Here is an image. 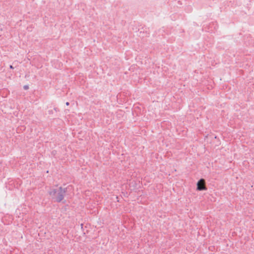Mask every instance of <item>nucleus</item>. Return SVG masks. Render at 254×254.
<instances>
[{
  "instance_id": "obj_2",
  "label": "nucleus",
  "mask_w": 254,
  "mask_h": 254,
  "mask_svg": "<svg viewBox=\"0 0 254 254\" xmlns=\"http://www.w3.org/2000/svg\"><path fill=\"white\" fill-rule=\"evenodd\" d=\"M196 190L199 191L206 190L207 188L205 186V181L204 179H200L197 183Z\"/></svg>"
},
{
  "instance_id": "obj_6",
  "label": "nucleus",
  "mask_w": 254,
  "mask_h": 254,
  "mask_svg": "<svg viewBox=\"0 0 254 254\" xmlns=\"http://www.w3.org/2000/svg\"><path fill=\"white\" fill-rule=\"evenodd\" d=\"M69 102H67L66 103V105L67 106L69 105Z\"/></svg>"
},
{
  "instance_id": "obj_1",
  "label": "nucleus",
  "mask_w": 254,
  "mask_h": 254,
  "mask_svg": "<svg viewBox=\"0 0 254 254\" xmlns=\"http://www.w3.org/2000/svg\"><path fill=\"white\" fill-rule=\"evenodd\" d=\"M67 189V188H63L61 187L56 189H51L49 191V194L52 199L58 202H60L63 200Z\"/></svg>"
},
{
  "instance_id": "obj_5",
  "label": "nucleus",
  "mask_w": 254,
  "mask_h": 254,
  "mask_svg": "<svg viewBox=\"0 0 254 254\" xmlns=\"http://www.w3.org/2000/svg\"><path fill=\"white\" fill-rule=\"evenodd\" d=\"M9 67H10V69H13L14 68V67H13V66L12 65H10L9 66Z\"/></svg>"
},
{
  "instance_id": "obj_3",
  "label": "nucleus",
  "mask_w": 254,
  "mask_h": 254,
  "mask_svg": "<svg viewBox=\"0 0 254 254\" xmlns=\"http://www.w3.org/2000/svg\"><path fill=\"white\" fill-rule=\"evenodd\" d=\"M80 234L82 233L83 234V236L84 237V238H86V236H84V235L86 234V233H88V231L87 230H85V229L83 227V224H80Z\"/></svg>"
},
{
  "instance_id": "obj_4",
  "label": "nucleus",
  "mask_w": 254,
  "mask_h": 254,
  "mask_svg": "<svg viewBox=\"0 0 254 254\" xmlns=\"http://www.w3.org/2000/svg\"><path fill=\"white\" fill-rule=\"evenodd\" d=\"M24 89H28V85H25L24 86Z\"/></svg>"
}]
</instances>
